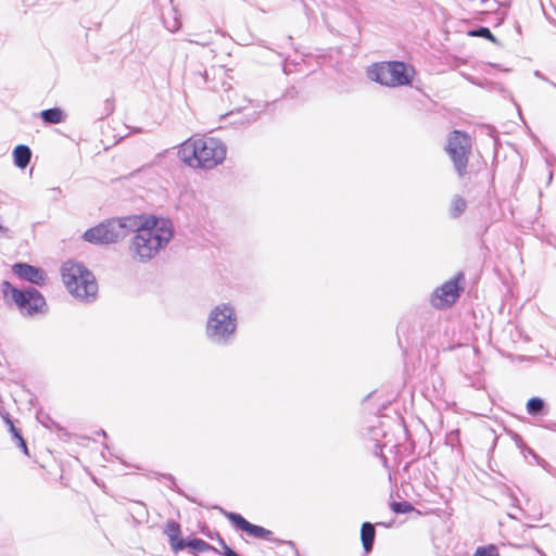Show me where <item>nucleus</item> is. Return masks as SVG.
<instances>
[{"label": "nucleus", "mask_w": 556, "mask_h": 556, "mask_svg": "<svg viewBox=\"0 0 556 556\" xmlns=\"http://www.w3.org/2000/svg\"><path fill=\"white\" fill-rule=\"evenodd\" d=\"M135 232L129 243L134 261L147 263L163 250L174 236L173 223L168 218L143 215H128L106 219L87 229L84 240L92 244H110Z\"/></svg>", "instance_id": "obj_1"}, {"label": "nucleus", "mask_w": 556, "mask_h": 556, "mask_svg": "<svg viewBox=\"0 0 556 556\" xmlns=\"http://www.w3.org/2000/svg\"><path fill=\"white\" fill-rule=\"evenodd\" d=\"M225 143L213 137L189 138L178 150L180 160L190 167L212 169L226 157Z\"/></svg>", "instance_id": "obj_2"}, {"label": "nucleus", "mask_w": 556, "mask_h": 556, "mask_svg": "<svg viewBox=\"0 0 556 556\" xmlns=\"http://www.w3.org/2000/svg\"><path fill=\"white\" fill-rule=\"evenodd\" d=\"M237 326L235 307L229 303H220L207 316L205 336L213 344L226 346L233 341Z\"/></svg>", "instance_id": "obj_3"}, {"label": "nucleus", "mask_w": 556, "mask_h": 556, "mask_svg": "<svg viewBox=\"0 0 556 556\" xmlns=\"http://www.w3.org/2000/svg\"><path fill=\"white\" fill-rule=\"evenodd\" d=\"M62 280L67 291L81 301L94 300L98 285L93 274L83 264L67 261L61 268Z\"/></svg>", "instance_id": "obj_4"}, {"label": "nucleus", "mask_w": 556, "mask_h": 556, "mask_svg": "<svg viewBox=\"0 0 556 556\" xmlns=\"http://www.w3.org/2000/svg\"><path fill=\"white\" fill-rule=\"evenodd\" d=\"M367 75L371 80L388 87L406 86L413 80L408 67L401 61L374 64L368 68Z\"/></svg>", "instance_id": "obj_5"}, {"label": "nucleus", "mask_w": 556, "mask_h": 556, "mask_svg": "<svg viewBox=\"0 0 556 556\" xmlns=\"http://www.w3.org/2000/svg\"><path fill=\"white\" fill-rule=\"evenodd\" d=\"M2 292L5 298H12L23 315L33 316L42 313L46 306L43 295L34 287L18 289L5 280L2 282Z\"/></svg>", "instance_id": "obj_6"}, {"label": "nucleus", "mask_w": 556, "mask_h": 556, "mask_svg": "<svg viewBox=\"0 0 556 556\" xmlns=\"http://www.w3.org/2000/svg\"><path fill=\"white\" fill-rule=\"evenodd\" d=\"M470 151V136L465 131L453 130L448 136L446 152L451 157L454 168L459 177H464L467 174Z\"/></svg>", "instance_id": "obj_7"}, {"label": "nucleus", "mask_w": 556, "mask_h": 556, "mask_svg": "<svg viewBox=\"0 0 556 556\" xmlns=\"http://www.w3.org/2000/svg\"><path fill=\"white\" fill-rule=\"evenodd\" d=\"M465 289V274L463 271L456 275L443 285L438 287L431 294V305L438 309L451 307L457 302Z\"/></svg>", "instance_id": "obj_8"}, {"label": "nucleus", "mask_w": 556, "mask_h": 556, "mask_svg": "<svg viewBox=\"0 0 556 556\" xmlns=\"http://www.w3.org/2000/svg\"><path fill=\"white\" fill-rule=\"evenodd\" d=\"M225 517L230 521V523L237 529L245 532L248 535L264 539L268 541L279 542L278 540H273V532L264 527L251 523L248 521L242 515L232 511L223 510Z\"/></svg>", "instance_id": "obj_9"}, {"label": "nucleus", "mask_w": 556, "mask_h": 556, "mask_svg": "<svg viewBox=\"0 0 556 556\" xmlns=\"http://www.w3.org/2000/svg\"><path fill=\"white\" fill-rule=\"evenodd\" d=\"M12 271L21 279L36 286H42L46 282V273L37 266L27 263H15Z\"/></svg>", "instance_id": "obj_10"}, {"label": "nucleus", "mask_w": 556, "mask_h": 556, "mask_svg": "<svg viewBox=\"0 0 556 556\" xmlns=\"http://www.w3.org/2000/svg\"><path fill=\"white\" fill-rule=\"evenodd\" d=\"M164 532L169 539L172 548L175 552H179L186 548V540L180 538V525L175 520H168L165 525Z\"/></svg>", "instance_id": "obj_11"}, {"label": "nucleus", "mask_w": 556, "mask_h": 556, "mask_svg": "<svg viewBox=\"0 0 556 556\" xmlns=\"http://www.w3.org/2000/svg\"><path fill=\"white\" fill-rule=\"evenodd\" d=\"M376 539L375 525L369 521L363 522L361 527V541L366 554L371 553Z\"/></svg>", "instance_id": "obj_12"}, {"label": "nucleus", "mask_w": 556, "mask_h": 556, "mask_svg": "<svg viewBox=\"0 0 556 556\" xmlns=\"http://www.w3.org/2000/svg\"><path fill=\"white\" fill-rule=\"evenodd\" d=\"M14 164L18 168H25L31 159V151L28 146L18 144L13 150Z\"/></svg>", "instance_id": "obj_13"}, {"label": "nucleus", "mask_w": 556, "mask_h": 556, "mask_svg": "<svg viewBox=\"0 0 556 556\" xmlns=\"http://www.w3.org/2000/svg\"><path fill=\"white\" fill-rule=\"evenodd\" d=\"M40 118L45 124H60L65 121V113L60 108H51L43 110L39 113Z\"/></svg>", "instance_id": "obj_14"}, {"label": "nucleus", "mask_w": 556, "mask_h": 556, "mask_svg": "<svg viewBox=\"0 0 556 556\" xmlns=\"http://www.w3.org/2000/svg\"><path fill=\"white\" fill-rule=\"evenodd\" d=\"M526 409L530 416H542L546 414V404L543 399L533 396L528 400Z\"/></svg>", "instance_id": "obj_15"}, {"label": "nucleus", "mask_w": 556, "mask_h": 556, "mask_svg": "<svg viewBox=\"0 0 556 556\" xmlns=\"http://www.w3.org/2000/svg\"><path fill=\"white\" fill-rule=\"evenodd\" d=\"M186 547H189L198 553L212 552L214 554H219V551L217 548H215L204 540L198 538L186 540Z\"/></svg>", "instance_id": "obj_16"}, {"label": "nucleus", "mask_w": 556, "mask_h": 556, "mask_svg": "<svg viewBox=\"0 0 556 556\" xmlns=\"http://www.w3.org/2000/svg\"><path fill=\"white\" fill-rule=\"evenodd\" d=\"M467 207L466 200L460 195H454L451 202L450 214L453 218H458Z\"/></svg>", "instance_id": "obj_17"}, {"label": "nucleus", "mask_w": 556, "mask_h": 556, "mask_svg": "<svg viewBox=\"0 0 556 556\" xmlns=\"http://www.w3.org/2000/svg\"><path fill=\"white\" fill-rule=\"evenodd\" d=\"M163 22L165 27L172 33L177 31L181 24L177 11L174 8L170 10L169 16L163 15Z\"/></svg>", "instance_id": "obj_18"}, {"label": "nucleus", "mask_w": 556, "mask_h": 556, "mask_svg": "<svg viewBox=\"0 0 556 556\" xmlns=\"http://www.w3.org/2000/svg\"><path fill=\"white\" fill-rule=\"evenodd\" d=\"M38 419L41 422V425L50 430L54 429L58 432L67 433L66 430L55 422L49 415L47 414H39Z\"/></svg>", "instance_id": "obj_19"}, {"label": "nucleus", "mask_w": 556, "mask_h": 556, "mask_svg": "<svg viewBox=\"0 0 556 556\" xmlns=\"http://www.w3.org/2000/svg\"><path fill=\"white\" fill-rule=\"evenodd\" d=\"M468 35L472 36V37H481V38L488 39L492 42H497V39L492 34L490 28L485 27V26H480L476 29H472V30L468 31Z\"/></svg>", "instance_id": "obj_20"}, {"label": "nucleus", "mask_w": 556, "mask_h": 556, "mask_svg": "<svg viewBox=\"0 0 556 556\" xmlns=\"http://www.w3.org/2000/svg\"><path fill=\"white\" fill-rule=\"evenodd\" d=\"M391 509L395 514H406L414 510V506L407 501L396 502L393 501L390 505Z\"/></svg>", "instance_id": "obj_21"}, {"label": "nucleus", "mask_w": 556, "mask_h": 556, "mask_svg": "<svg viewBox=\"0 0 556 556\" xmlns=\"http://www.w3.org/2000/svg\"><path fill=\"white\" fill-rule=\"evenodd\" d=\"M475 556H500L495 545L480 546L476 549Z\"/></svg>", "instance_id": "obj_22"}, {"label": "nucleus", "mask_w": 556, "mask_h": 556, "mask_svg": "<svg viewBox=\"0 0 556 556\" xmlns=\"http://www.w3.org/2000/svg\"><path fill=\"white\" fill-rule=\"evenodd\" d=\"M4 420L9 425L10 432L12 433L13 440L16 441V440H18V438H22L21 431L17 428H15L13 421L9 417H7Z\"/></svg>", "instance_id": "obj_23"}, {"label": "nucleus", "mask_w": 556, "mask_h": 556, "mask_svg": "<svg viewBox=\"0 0 556 556\" xmlns=\"http://www.w3.org/2000/svg\"><path fill=\"white\" fill-rule=\"evenodd\" d=\"M516 445L521 450L522 453L526 451L532 454V450L526 445L522 438L518 434L515 435Z\"/></svg>", "instance_id": "obj_24"}, {"label": "nucleus", "mask_w": 556, "mask_h": 556, "mask_svg": "<svg viewBox=\"0 0 556 556\" xmlns=\"http://www.w3.org/2000/svg\"><path fill=\"white\" fill-rule=\"evenodd\" d=\"M218 543L223 549V555L229 556L230 553L233 552V549L226 544L223 538L218 536Z\"/></svg>", "instance_id": "obj_25"}, {"label": "nucleus", "mask_w": 556, "mask_h": 556, "mask_svg": "<svg viewBox=\"0 0 556 556\" xmlns=\"http://www.w3.org/2000/svg\"><path fill=\"white\" fill-rule=\"evenodd\" d=\"M104 109H105V114H104L103 116H101V118H103V117H105V116H109L110 114H112V113H113V111H114V104H113V101H112V100H110V99H108V100L105 101V108H104Z\"/></svg>", "instance_id": "obj_26"}, {"label": "nucleus", "mask_w": 556, "mask_h": 556, "mask_svg": "<svg viewBox=\"0 0 556 556\" xmlns=\"http://www.w3.org/2000/svg\"><path fill=\"white\" fill-rule=\"evenodd\" d=\"M375 454L378 455L381 458L383 465L387 466L388 458L382 454V446L380 444H376Z\"/></svg>", "instance_id": "obj_27"}, {"label": "nucleus", "mask_w": 556, "mask_h": 556, "mask_svg": "<svg viewBox=\"0 0 556 556\" xmlns=\"http://www.w3.org/2000/svg\"><path fill=\"white\" fill-rule=\"evenodd\" d=\"M16 444H17L18 447H21V450L23 451V453L25 455H28V447H27V444H26V442H25L23 437L18 438V440H16Z\"/></svg>", "instance_id": "obj_28"}, {"label": "nucleus", "mask_w": 556, "mask_h": 556, "mask_svg": "<svg viewBox=\"0 0 556 556\" xmlns=\"http://www.w3.org/2000/svg\"><path fill=\"white\" fill-rule=\"evenodd\" d=\"M534 76H535V77H538V78H540V79H542V80H544V81H547L548 84H551L553 87H555V88H556V84H555V83H553V81H549V80L547 79V77H546L545 75H543L540 71H535V72H534Z\"/></svg>", "instance_id": "obj_29"}, {"label": "nucleus", "mask_w": 556, "mask_h": 556, "mask_svg": "<svg viewBox=\"0 0 556 556\" xmlns=\"http://www.w3.org/2000/svg\"><path fill=\"white\" fill-rule=\"evenodd\" d=\"M190 42H193V43H197L200 46H206L208 43L207 40H202V39H199V40L190 39Z\"/></svg>", "instance_id": "obj_30"}, {"label": "nucleus", "mask_w": 556, "mask_h": 556, "mask_svg": "<svg viewBox=\"0 0 556 556\" xmlns=\"http://www.w3.org/2000/svg\"><path fill=\"white\" fill-rule=\"evenodd\" d=\"M9 229L0 224V236H5Z\"/></svg>", "instance_id": "obj_31"}, {"label": "nucleus", "mask_w": 556, "mask_h": 556, "mask_svg": "<svg viewBox=\"0 0 556 556\" xmlns=\"http://www.w3.org/2000/svg\"><path fill=\"white\" fill-rule=\"evenodd\" d=\"M229 556H240L237 552H231Z\"/></svg>", "instance_id": "obj_32"}]
</instances>
